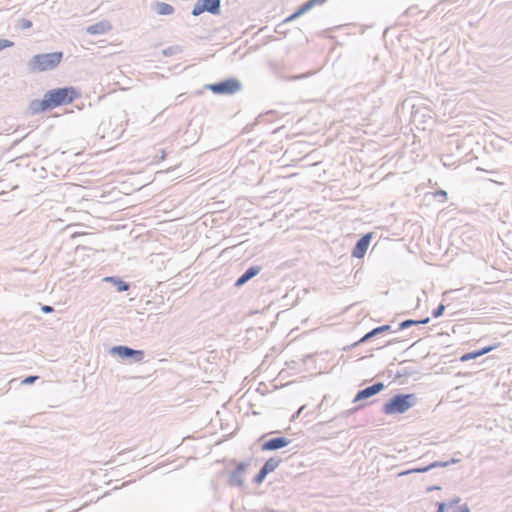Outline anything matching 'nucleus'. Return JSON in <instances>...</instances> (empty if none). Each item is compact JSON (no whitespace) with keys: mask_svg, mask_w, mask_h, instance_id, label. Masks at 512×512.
I'll return each mask as SVG.
<instances>
[{"mask_svg":"<svg viewBox=\"0 0 512 512\" xmlns=\"http://www.w3.org/2000/svg\"><path fill=\"white\" fill-rule=\"evenodd\" d=\"M79 97V93L73 87L58 88L48 91L44 98L33 104L35 112H44L57 106L72 103Z\"/></svg>","mask_w":512,"mask_h":512,"instance_id":"obj_1","label":"nucleus"},{"mask_svg":"<svg viewBox=\"0 0 512 512\" xmlns=\"http://www.w3.org/2000/svg\"><path fill=\"white\" fill-rule=\"evenodd\" d=\"M416 403L414 394H399L392 397L383 406V411L387 415L402 414L408 411Z\"/></svg>","mask_w":512,"mask_h":512,"instance_id":"obj_2","label":"nucleus"},{"mask_svg":"<svg viewBox=\"0 0 512 512\" xmlns=\"http://www.w3.org/2000/svg\"><path fill=\"white\" fill-rule=\"evenodd\" d=\"M62 58V52L37 54L32 58L30 66L33 71L44 72L56 68L62 61Z\"/></svg>","mask_w":512,"mask_h":512,"instance_id":"obj_3","label":"nucleus"},{"mask_svg":"<svg viewBox=\"0 0 512 512\" xmlns=\"http://www.w3.org/2000/svg\"><path fill=\"white\" fill-rule=\"evenodd\" d=\"M207 88L214 94L231 95L241 89V83L237 79L231 78L220 83L210 84Z\"/></svg>","mask_w":512,"mask_h":512,"instance_id":"obj_4","label":"nucleus"},{"mask_svg":"<svg viewBox=\"0 0 512 512\" xmlns=\"http://www.w3.org/2000/svg\"><path fill=\"white\" fill-rule=\"evenodd\" d=\"M220 7V0H198L193 6L192 15L199 16L204 12L218 14L220 12Z\"/></svg>","mask_w":512,"mask_h":512,"instance_id":"obj_5","label":"nucleus"},{"mask_svg":"<svg viewBox=\"0 0 512 512\" xmlns=\"http://www.w3.org/2000/svg\"><path fill=\"white\" fill-rule=\"evenodd\" d=\"M437 512H469L466 504L462 503L461 499L454 497L448 501L438 504Z\"/></svg>","mask_w":512,"mask_h":512,"instance_id":"obj_6","label":"nucleus"},{"mask_svg":"<svg viewBox=\"0 0 512 512\" xmlns=\"http://www.w3.org/2000/svg\"><path fill=\"white\" fill-rule=\"evenodd\" d=\"M326 1L327 0H309V1L305 2L304 4H302L292 15L287 17L284 20V22L285 23L291 22V21L297 19L298 17H300L301 15H303L304 13H306L307 11H309L310 9L314 8L315 6L324 4Z\"/></svg>","mask_w":512,"mask_h":512,"instance_id":"obj_7","label":"nucleus"},{"mask_svg":"<svg viewBox=\"0 0 512 512\" xmlns=\"http://www.w3.org/2000/svg\"><path fill=\"white\" fill-rule=\"evenodd\" d=\"M383 389H384L383 383H381V382L375 383L372 386L359 391L357 393L354 401H360V400L369 398V397L381 392Z\"/></svg>","mask_w":512,"mask_h":512,"instance_id":"obj_8","label":"nucleus"},{"mask_svg":"<svg viewBox=\"0 0 512 512\" xmlns=\"http://www.w3.org/2000/svg\"><path fill=\"white\" fill-rule=\"evenodd\" d=\"M370 240L371 234H366L361 239H359L352 252V255L356 258H362L370 245Z\"/></svg>","mask_w":512,"mask_h":512,"instance_id":"obj_9","label":"nucleus"},{"mask_svg":"<svg viewBox=\"0 0 512 512\" xmlns=\"http://www.w3.org/2000/svg\"><path fill=\"white\" fill-rule=\"evenodd\" d=\"M113 352L118 354L120 357H135L137 361H141L143 359V352L139 350H133L126 346H117L113 348Z\"/></svg>","mask_w":512,"mask_h":512,"instance_id":"obj_10","label":"nucleus"},{"mask_svg":"<svg viewBox=\"0 0 512 512\" xmlns=\"http://www.w3.org/2000/svg\"><path fill=\"white\" fill-rule=\"evenodd\" d=\"M289 441L284 437L273 438L265 442L262 446L263 450H276L287 446Z\"/></svg>","mask_w":512,"mask_h":512,"instance_id":"obj_11","label":"nucleus"},{"mask_svg":"<svg viewBox=\"0 0 512 512\" xmlns=\"http://www.w3.org/2000/svg\"><path fill=\"white\" fill-rule=\"evenodd\" d=\"M498 346H499V344H496L494 346L484 347V348H482V349H480L478 351H475V352L466 353V354H464V355H462L460 357V360L462 362H466V361H469L471 359H475L477 357H480V356H482L484 354L489 353L490 351H492L493 349L497 348Z\"/></svg>","mask_w":512,"mask_h":512,"instance_id":"obj_12","label":"nucleus"},{"mask_svg":"<svg viewBox=\"0 0 512 512\" xmlns=\"http://www.w3.org/2000/svg\"><path fill=\"white\" fill-rule=\"evenodd\" d=\"M260 272V267H250L235 283V286L240 287L245 284L248 280L256 276Z\"/></svg>","mask_w":512,"mask_h":512,"instance_id":"obj_13","label":"nucleus"},{"mask_svg":"<svg viewBox=\"0 0 512 512\" xmlns=\"http://www.w3.org/2000/svg\"><path fill=\"white\" fill-rule=\"evenodd\" d=\"M111 26L108 22H100L94 25H91L87 28V32L92 35L96 34H105L110 30Z\"/></svg>","mask_w":512,"mask_h":512,"instance_id":"obj_14","label":"nucleus"},{"mask_svg":"<svg viewBox=\"0 0 512 512\" xmlns=\"http://www.w3.org/2000/svg\"><path fill=\"white\" fill-rule=\"evenodd\" d=\"M155 9L159 15H170L174 12V8L170 4L164 2L156 3Z\"/></svg>","mask_w":512,"mask_h":512,"instance_id":"obj_15","label":"nucleus"},{"mask_svg":"<svg viewBox=\"0 0 512 512\" xmlns=\"http://www.w3.org/2000/svg\"><path fill=\"white\" fill-rule=\"evenodd\" d=\"M104 280L106 282L113 283L117 287V290L119 292L127 291L129 289V285L127 283H125L124 281L117 279L115 277H106Z\"/></svg>","mask_w":512,"mask_h":512,"instance_id":"obj_16","label":"nucleus"},{"mask_svg":"<svg viewBox=\"0 0 512 512\" xmlns=\"http://www.w3.org/2000/svg\"><path fill=\"white\" fill-rule=\"evenodd\" d=\"M389 326L388 325H384V326H380V327H377L375 329H373L372 331H370L369 333L365 334L359 341V343H363V342H366L368 339H370L371 337L379 334V333H382L384 331H387L389 330Z\"/></svg>","mask_w":512,"mask_h":512,"instance_id":"obj_17","label":"nucleus"},{"mask_svg":"<svg viewBox=\"0 0 512 512\" xmlns=\"http://www.w3.org/2000/svg\"><path fill=\"white\" fill-rule=\"evenodd\" d=\"M278 465V462L273 460V459H269L268 461H266V463L264 464V466L262 467L263 470H265L267 473L269 472H272Z\"/></svg>","mask_w":512,"mask_h":512,"instance_id":"obj_18","label":"nucleus"},{"mask_svg":"<svg viewBox=\"0 0 512 512\" xmlns=\"http://www.w3.org/2000/svg\"><path fill=\"white\" fill-rule=\"evenodd\" d=\"M434 199H436L439 202H445L448 199L447 192L444 190H439L433 193Z\"/></svg>","mask_w":512,"mask_h":512,"instance_id":"obj_19","label":"nucleus"},{"mask_svg":"<svg viewBox=\"0 0 512 512\" xmlns=\"http://www.w3.org/2000/svg\"><path fill=\"white\" fill-rule=\"evenodd\" d=\"M428 320H429V319L427 318L426 320L419 321V323H423V324H425V323H427V322H428ZM414 324H418V321L406 320V321H404V322H402V323L400 324V327H401L402 329H404V328H407V327H409V326H411V325H414Z\"/></svg>","mask_w":512,"mask_h":512,"instance_id":"obj_20","label":"nucleus"},{"mask_svg":"<svg viewBox=\"0 0 512 512\" xmlns=\"http://www.w3.org/2000/svg\"><path fill=\"white\" fill-rule=\"evenodd\" d=\"M245 469H246L245 464H239L233 473V477L236 478V477L242 476V474L245 472Z\"/></svg>","mask_w":512,"mask_h":512,"instance_id":"obj_21","label":"nucleus"},{"mask_svg":"<svg viewBox=\"0 0 512 512\" xmlns=\"http://www.w3.org/2000/svg\"><path fill=\"white\" fill-rule=\"evenodd\" d=\"M14 43L8 39H0V51L13 47Z\"/></svg>","mask_w":512,"mask_h":512,"instance_id":"obj_22","label":"nucleus"},{"mask_svg":"<svg viewBox=\"0 0 512 512\" xmlns=\"http://www.w3.org/2000/svg\"><path fill=\"white\" fill-rule=\"evenodd\" d=\"M267 474H268V473H267L265 470L261 469V470H260V472L258 473V475H257V476H256V478H255V482H256L257 484L262 483V482H263V480L265 479V477H266V475H267Z\"/></svg>","mask_w":512,"mask_h":512,"instance_id":"obj_23","label":"nucleus"},{"mask_svg":"<svg viewBox=\"0 0 512 512\" xmlns=\"http://www.w3.org/2000/svg\"><path fill=\"white\" fill-rule=\"evenodd\" d=\"M19 25L22 29H29L32 27V22L28 19H21Z\"/></svg>","mask_w":512,"mask_h":512,"instance_id":"obj_24","label":"nucleus"},{"mask_svg":"<svg viewBox=\"0 0 512 512\" xmlns=\"http://www.w3.org/2000/svg\"><path fill=\"white\" fill-rule=\"evenodd\" d=\"M444 311V306L440 305L433 313L434 317H439Z\"/></svg>","mask_w":512,"mask_h":512,"instance_id":"obj_25","label":"nucleus"},{"mask_svg":"<svg viewBox=\"0 0 512 512\" xmlns=\"http://www.w3.org/2000/svg\"><path fill=\"white\" fill-rule=\"evenodd\" d=\"M37 379V376H29L25 378L22 382L23 384H31Z\"/></svg>","mask_w":512,"mask_h":512,"instance_id":"obj_26","label":"nucleus"},{"mask_svg":"<svg viewBox=\"0 0 512 512\" xmlns=\"http://www.w3.org/2000/svg\"><path fill=\"white\" fill-rule=\"evenodd\" d=\"M42 311L45 313H50L53 311V308L51 306H43Z\"/></svg>","mask_w":512,"mask_h":512,"instance_id":"obj_27","label":"nucleus"},{"mask_svg":"<svg viewBox=\"0 0 512 512\" xmlns=\"http://www.w3.org/2000/svg\"><path fill=\"white\" fill-rule=\"evenodd\" d=\"M427 470H428V468H423V469H417L416 471H418V472H425Z\"/></svg>","mask_w":512,"mask_h":512,"instance_id":"obj_28","label":"nucleus"}]
</instances>
